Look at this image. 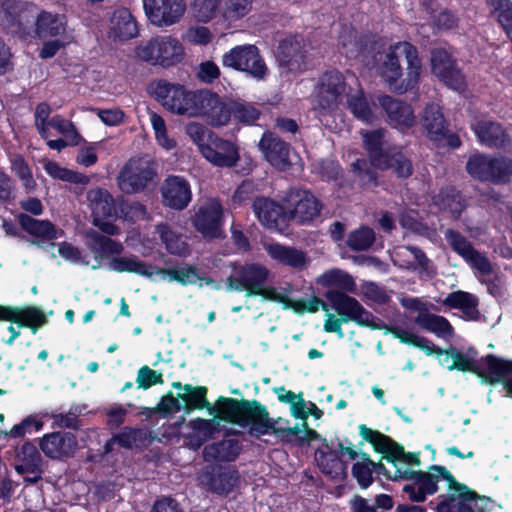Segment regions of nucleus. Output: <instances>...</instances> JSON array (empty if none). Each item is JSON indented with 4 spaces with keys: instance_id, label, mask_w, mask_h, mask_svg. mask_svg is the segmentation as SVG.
Returning <instances> with one entry per match:
<instances>
[{
    "instance_id": "nucleus-1",
    "label": "nucleus",
    "mask_w": 512,
    "mask_h": 512,
    "mask_svg": "<svg viewBox=\"0 0 512 512\" xmlns=\"http://www.w3.org/2000/svg\"><path fill=\"white\" fill-rule=\"evenodd\" d=\"M324 296L331 308L339 315V318H336L332 314H328L324 323L325 332L336 333L339 337H343L342 323L354 322L361 327L391 334L402 344L423 346L420 339L408 334V330L386 324L383 320L374 316L372 312L366 310L356 298L335 289L327 290Z\"/></svg>"
},
{
    "instance_id": "nucleus-2",
    "label": "nucleus",
    "mask_w": 512,
    "mask_h": 512,
    "mask_svg": "<svg viewBox=\"0 0 512 512\" xmlns=\"http://www.w3.org/2000/svg\"><path fill=\"white\" fill-rule=\"evenodd\" d=\"M379 71L393 93L402 95L418 90L423 72L418 48L408 41L391 44L379 66Z\"/></svg>"
},
{
    "instance_id": "nucleus-3",
    "label": "nucleus",
    "mask_w": 512,
    "mask_h": 512,
    "mask_svg": "<svg viewBox=\"0 0 512 512\" xmlns=\"http://www.w3.org/2000/svg\"><path fill=\"white\" fill-rule=\"evenodd\" d=\"M225 402L228 423L248 428L251 437L259 439L267 434L282 437L298 436L302 429L296 424L293 427H276V421L270 417L267 407L258 400L222 399Z\"/></svg>"
},
{
    "instance_id": "nucleus-4",
    "label": "nucleus",
    "mask_w": 512,
    "mask_h": 512,
    "mask_svg": "<svg viewBox=\"0 0 512 512\" xmlns=\"http://www.w3.org/2000/svg\"><path fill=\"white\" fill-rule=\"evenodd\" d=\"M408 334L421 340L423 346L415 347L422 350L426 355L441 356L445 354L446 357L444 358V363H448L449 359L452 358V363L447 365L448 370H457L461 372L473 373L477 377H479L483 383L486 384L491 373V367L494 365L498 355L490 353L485 356H482L480 359L477 360L474 357H471L468 354L463 353L454 347H450L449 349L444 350L423 336H418L410 331H408Z\"/></svg>"
},
{
    "instance_id": "nucleus-5",
    "label": "nucleus",
    "mask_w": 512,
    "mask_h": 512,
    "mask_svg": "<svg viewBox=\"0 0 512 512\" xmlns=\"http://www.w3.org/2000/svg\"><path fill=\"white\" fill-rule=\"evenodd\" d=\"M152 94L167 111L192 118L197 117L203 89L191 91L180 83L160 79L155 82Z\"/></svg>"
},
{
    "instance_id": "nucleus-6",
    "label": "nucleus",
    "mask_w": 512,
    "mask_h": 512,
    "mask_svg": "<svg viewBox=\"0 0 512 512\" xmlns=\"http://www.w3.org/2000/svg\"><path fill=\"white\" fill-rule=\"evenodd\" d=\"M465 168L471 178L482 183L506 185L512 179V158L505 155L474 153Z\"/></svg>"
},
{
    "instance_id": "nucleus-7",
    "label": "nucleus",
    "mask_w": 512,
    "mask_h": 512,
    "mask_svg": "<svg viewBox=\"0 0 512 512\" xmlns=\"http://www.w3.org/2000/svg\"><path fill=\"white\" fill-rule=\"evenodd\" d=\"M135 53L143 62L168 68L182 61L184 49L180 41L172 36H156L141 42Z\"/></svg>"
},
{
    "instance_id": "nucleus-8",
    "label": "nucleus",
    "mask_w": 512,
    "mask_h": 512,
    "mask_svg": "<svg viewBox=\"0 0 512 512\" xmlns=\"http://www.w3.org/2000/svg\"><path fill=\"white\" fill-rule=\"evenodd\" d=\"M359 457L354 445L345 446L338 441L336 449H333L327 439H323V448L315 451V461L320 471L332 480L344 481L348 477V463Z\"/></svg>"
},
{
    "instance_id": "nucleus-9",
    "label": "nucleus",
    "mask_w": 512,
    "mask_h": 512,
    "mask_svg": "<svg viewBox=\"0 0 512 512\" xmlns=\"http://www.w3.org/2000/svg\"><path fill=\"white\" fill-rule=\"evenodd\" d=\"M287 208L288 220L310 225L321 215L323 203L308 189L290 187L281 198Z\"/></svg>"
},
{
    "instance_id": "nucleus-10",
    "label": "nucleus",
    "mask_w": 512,
    "mask_h": 512,
    "mask_svg": "<svg viewBox=\"0 0 512 512\" xmlns=\"http://www.w3.org/2000/svg\"><path fill=\"white\" fill-rule=\"evenodd\" d=\"M37 11L36 4L24 0H2L0 3L2 23L20 38L33 35Z\"/></svg>"
},
{
    "instance_id": "nucleus-11",
    "label": "nucleus",
    "mask_w": 512,
    "mask_h": 512,
    "mask_svg": "<svg viewBox=\"0 0 512 512\" xmlns=\"http://www.w3.org/2000/svg\"><path fill=\"white\" fill-rule=\"evenodd\" d=\"M222 65L244 72L257 80H263L269 74V68L254 44L237 45L222 56Z\"/></svg>"
},
{
    "instance_id": "nucleus-12",
    "label": "nucleus",
    "mask_w": 512,
    "mask_h": 512,
    "mask_svg": "<svg viewBox=\"0 0 512 512\" xmlns=\"http://www.w3.org/2000/svg\"><path fill=\"white\" fill-rule=\"evenodd\" d=\"M157 177L154 165L142 159H129L120 170L117 183L125 194H137L147 189Z\"/></svg>"
},
{
    "instance_id": "nucleus-13",
    "label": "nucleus",
    "mask_w": 512,
    "mask_h": 512,
    "mask_svg": "<svg viewBox=\"0 0 512 512\" xmlns=\"http://www.w3.org/2000/svg\"><path fill=\"white\" fill-rule=\"evenodd\" d=\"M172 387L183 392H178V398L181 402V410L190 413L194 410L207 409L210 414L228 422L226 419L225 402L222 399H232L231 397L219 396L212 406L207 399L208 388L206 386H193L192 384H182L173 382Z\"/></svg>"
},
{
    "instance_id": "nucleus-14",
    "label": "nucleus",
    "mask_w": 512,
    "mask_h": 512,
    "mask_svg": "<svg viewBox=\"0 0 512 512\" xmlns=\"http://www.w3.org/2000/svg\"><path fill=\"white\" fill-rule=\"evenodd\" d=\"M230 267L234 274L226 279V290L246 292L247 297H251L257 292L259 286L268 281L270 271L260 263H231Z\"/></svg>"
},
{
    "instance_id": "nucleus-15",
    "label": "nucleus",
    "mask_w": 512,
    "mask_h": 512,
    "mask_svg": "<svg viewBox=\"0 0 512 512\" xmlns=\"http://www.w3.org/2000/svg\"><path fill=\"white\" fill-rule=\"evenodd\" d=\"M316 89L318 109L322 113L333 112L338 108L346 91L345 77L336 69L327 70L320 76Z\"/></svg>"
},
{
    "instance_id": "nucleus-16",
    "label": "nucleus",
    "mask_w": 512,
    "mask_h": 512,
    "mask_svg": "<svg viewBox=\"0 0 512 512\" xmlns=\"http://www.w3.org/2000/svg\"><path fill=\"white\" fill-rule=\"evenodd\" d=\"M451 249L458 254L473 270L482 276H490L494 273L490 259L479 252L473 244L459 231L447 229L444 233Z\"/></svg>"
},
{
    "instance_id": "nucleus-17",
    "label": "nucleus",
    "mask_w": 512,
    "mask_h": 512,
    "mask_svg": "<svg viewBox=\"0 0 512 512\" xmlns=\"http://www.w3.org/2000/svg\"><path fill=\"white\" fill-rule=\"evenodd\" d=\"M399 480L414 481V484H406L402 488L412 502H423L428 495H434L438 491V476L422 470L397 468L393 473L392 481Z\"/></svg>"
},
{
    "instance_id": "nucleus-18",
    "label": "nucleus",
    "mask_w": 512,
    "mask_h": 512,
    "mask_svg": "<svg viewBox=\"0 0 512 512\" xmlns=\"http://www.w3.org/2000/svg\"><path fill=\"white\" fill-rule=\"evenodd\" d=\"M431 71L447 87L460 91L465 88V76L456 59L444 48L431 51Z\"/></svg>"
},
{
    "instance_id": "nucleus-19",
    "label": "nucleus",
    "mask_w": 512,
    "mask_h": 512,
    "mask_svg": "<svg viewBox=\"0 0 512 512\" xmlns=\"http://www.w3.org/2000/svg\"><path fill=\"white\" fill-rule=\"evenodd\" d=\"M199 479L212 494L227 496L239 485L240 474L234 466L215 465L207 467Z\"/></svg>"
},
{
    "instance_id": "nucleus-20",
    "label": "nucleus",
    "mask_w": 512,
    "mask_h": 512,
    "mask_svg": "<svg viewBox=\"0 0 512 512\" xmlns=\"http://www.w3.org/2000/svg\"><path fill=\"white\" fill-rule=\"evenodd\" d=\"M143 8L151 24L167 27L180 21L186 3L185 0H143Z\"/></svg>"
},
{
    "instance_id": "nucleus-21",
    "label": "nucleus",
    "mask_w": 512,
    "mask_h": 512,
    "mask_svg": "<svg viewBox=\"0 0 512 512\" xmlns=\"http://www.w3.org/2000/svg\"><path fill=\"white\" fill-rule=\"evenodd\" d=\"M259 149L265 160L278 171H288L292 166L291 145L271 131H265L259 141Z\"/></svg>"
},
{
    "instance_id": "nucleus-22",
    "label": "nucleus",
    "mask_w": 512,
    "mask_h": 512,
    "mask_svg": "<svg viewBox=\"0 0 512 512\" xmlns=\"http://www.w3.org/2000/svg\"><path fill=\"white\" fill-rule=\"evenodd\" d=\"M278 66L287 72L300 73L306 70L307 50L296 36L279 41L275 52Z\"/></svg>"
},
{
    "instance_id": "nucleus-23",
    "label": "nucleus",
    "mask_w": 512,
    "mask_h": 512,
    "mask_svg": "<svg viewBox=\"0 0 512 512\" xmlns=\"http://www.w3.org/2000/svg\"><path fill=\"white\" fill-rule=\"evenodd\" d=\"M378 103L384 112L385 121L390 127L405 131L415 125L414 110L407 102L384 94L378 97Z\"/></svg>"
},
{
    "instance_id": "nucleus-24",
    "label": "nucleus",
    "mask_w": 512,
    "mask_h": 512,
    "mask_svg": "<svg viewBox=\"0 0 512 512\" xmlns=\"http://www.w3.org/2000/svg\"><path fill=\"white\" fill-rule=\"evenodd\" d=\"M191 221L195 230L203 238H218L222 234L223 207L217 201L202 205L195 212Z\"/></svg>"
},
{
    "instance_id": "nucleus-25",
    "label": "nucleus",
    "mask_w": 512,
    "mask_h": 512,
    "mask_svg": "<svg viewBox=\"0 0 512 512\" xmlns=\"http://www.w3.org/2000/svg\"><path fill=\"white\" fill-rule=\"evenodd\" d=\"M285 205L278 203L270 197H256L252 203L253 212L258 221L268 229L283 230L289 220Z\"/></svg>"
},
{
    "instance_id": "nucleus-26",
    "label": "nucleus",
    "mask_w": 512,
    "mask_h": 512,
    "mask_svg": "<svg viewBox=\"0 0 512 512\" xmlns=\"http://www.w3.org/2000/svg\"><path fill=\"white\" fill-rule=\"evenodd\" d=\"M39 447L47 458L62 460L74 456L78 442L71 432L55 431L40 438Z\"/></svg>"
},
{
    "instance_id": "nucleus-27",
    "label": "nucleus",
    "mask_w": 512,
    "mask_h": 512,
    "mask_svg": "<svg viewBox=\"0 0 512 512\" xmlns=\"http://www.w3.org/2000/svg\"><path fill=\"white\" fill-rule=\"evenodd\" d=\"M197 117H205L214 127L227 125L232 118V101L225 103L220 96L207 89H203Z\"/></svg>"
},
{
    "instance_id": "nucleus-28",
    "label": "nucleus",
    "mask_w": 512,
    "mask_h": 512,
    "mask_svg": "<svg viewBox=\"0 0 512 512\" xmlns=\"http://www.w3.org/2000/svg\"><path fill=\"white\" fill-rule=\"evenodd\" d=\"M201 154L207 161L217 167H234L240 159L237 146L217 134L210 136V140L202 148Z\"/></svg>"
},
{
    "instance_id": "nucleus-29",
    "label": "nucleus",
    "mask_w": 512,
    "mask_h": 512,
    "mask_svg": "<svg viewBox=\"0 0 512 512\" xmlns=\"http://www.w3.org/2000/svg\"><path fill=\"white\" fill-rule=\"evenodd\" d=\"M470 128L479 143L491 149H503L511 144V138L502 124L486 119H474Z\"/></svg>"
},
{
    "instance_id": "nucleus-30",
    "label": "nucleus",
    "mask_w": 512,
    "mask_h": 512,
    "mask_svg": "<svg viewBox=\"0 0 512 512\" xmlns=\"http://www.w3.org/2000/svg\"><path fill=\"white\" fill-rule=\"evenodd\" d=\"M162 203L174 210L185 209L191 201L189 182L182 176L169 175L161 187Z\"/></svg>"
},
{
    "instance_id": "nucleus-31",
    "label": "nucleus",
    "mask_w": 512,
    "mask_h": 512,
    "mask_svg": "<svg viewBox=\"0 0 512 512\" xmlns=\"http://www.w3.org/2000/svg\"><path fill=\"white\" fill-rule=\"evenodd\" d=\"M67 19L65 15L46 10L37 11L33 34L39 38L55 37L67 39Z\"/></svg>"
},
{
    "instance_id": "nucleus-32",
    "label": "nucleus",
    "mask_w": 512,
    "mask_h": 512,
    "mask_svg": "<svg viewBox=\"0 0 512 512\" xmlns=\"http://www.w3.org/2000/svg\"><path fill=\"white\" fill-rule=\"evenodd\" d=\"M45 316V313L36 306H11L0 304V322L16 324L18 328L29 326L34 322H38L39 319Z\"/></svg>"
},
{
    "instance_id": "nucleus-33",
    "label": "nucleus",
    "mask_w": 512,
    "mask_h": 512,
    "mask_svg": "<svg viewBox=\"0 0 512 512\" xmlns=\"http://www.w3.org/2000/svg\"><path fill=\"white\" fill-rule=\"evenodd\" d=\"M433 203L441 210L449 212L455 220L459 219L467 207L465 196L454 186L442 187L434 196Z\"/></svg>"
},
{
    "instance_id": "nucleus-34",
    "label": "nucleus",
    "mask_w": 512,
    "mask_h": 512,
    "mask_svg": "<svg viewBox=\"0 0 512 512\" xmlns=\"http://www.w3.org/2000/svg\"><path fill=\"white\" fill-rule=\"evenodd\" d=\"M441 303L449 309L460 310L466 320L477 321L479 319V300L477 296L472 293L462 290L453 291L449 293Z\"/></svg>"
},
{
    "instance_id": "nucleus-35",
    "label": "nucleus",
    "mask_w": 512,
    "mask_h": 512,
    "mask_svg": "<svg viewBox=\"0 0 512 512\" xmlns=\"http://www.w3.org/2000/svg\"><path fill=\"white\" fill-rule=\"evenodd\" d=\"M376 168L381 171L392 170L399 179H408L414 171L412 161L397 146H388L385 158Z\"/></svg>"
},
{
    "instance_id": "nucleus-36",
    "label": "nucleus",
    "mask_w": 512,
    "mask_h": 512,
    "mask_svg": "<svg viewBox=\"0 0 512 512\" xmlns=\"http://www.w3.org/2000/svg\"><path fill=\"white\" fill-rule=\"evenodd\" d=\"M421 122L430 140L434 142L442 141L444 130L449 126V123L445 119L439 105L434 103L427 104L423 110Z\"/></svg>"
},
{
    "instance_id": "nucleus-37",
    "label": "nucleus",
    "mask_w": 512,
    "mask_h": 512,
    "mask_svg": "<svg viewBox=\"0 0 512 512\" xmlns=\"http://www.w3.org/2000/svg\"><path fill=\"white\" fill-rule=\"evenodd\" d=\"M414 323L422 330L433 333L438 338L449 339L454 335V328L447 318L433 314L424 309L414 318Z\"/></svg>"
},
{
    "instance_id": "nucleus-38",
    "label": "nucleus",
    "mask_w": 512,
    "mask_h": 512,
    "mask_svg": "<svg viewBox=\"0 0 512 512\" xmlns=\"http://www.w3.org/2000/svg\"><path fill=\"white\" fill-rule=\"evenodd\" d=\"M17 219L25 232L45 241H52L63 234V231H58L49 220H38L26 213H20Z\"/></svg>"
},
{
    "instance_id": "nucleus-39",
    "label": "nucleus",
    "mask_w": 512,
    "mask_h": 512,
    "mask_svg": "<svg viewBox=\"0 0 512 512\" xmlns=\"http://www.w3.org/2000/svg\"><path fill=\"white\" fill-rule=\"evenodd\" d=\"M237 439H223L205 446L203 456L206 461L232 462L241 452Z\"/></svg>"
},
{
    "instance_id": "nucleus-40",
    "label": "nucleus",
    "mask_w": 512,
    "mask_h": 512,
    "mask_svg": "<svg viewBox=\"0 0 512 512\" xmlns=\"http://www.w3.org/2000/svg\"><path fill=\"white\" fill-rule=\"evenodd\" d=\"M112 31L116 38L125 41L135 38L139 33L137 21L128 8L116 9L113 13Z\"/></svg>"
},
{
    "instance_id": "nucleus-41",
    "label": "nucleus",
    "mask_w": 512,
    "mask_h": 512,
    "mask_svg": "<svg viewBox=\"0 0 512 512\" xmlns=\"http://www.w3.org/2000/svg\"><path fill=\"white\" fill-rule=\"evenodd\" d=\"M92 217L94 218H115L117 208L113 196L103 188L91 190L88 194Z\"/></svg>"
},
{
    "instance_id": "nucleus-42",
    "label": "nucleus",
    "mask_w": 512,
    "mask_h": 512,
    "mask_svg": "<svg viewBox=\"0 0 512 512\" xmlns=\"http://www.w3.org/2000/svg\"><path fill=\"white\" fill-rule=\"evenodd\" d=\"M385 131L375 129L363 134V148L365 149L370 164L376 166L385 158L388 146L384 145Z\"/></svg>"
},
{
    "instance_id": "nucleus-43",
    "label": "nucleus",
    "mask_w": 512,
    "mask_h": 512,
    "mask_svg": "<svg viewBox=\"0 0 512 512\" xmlns=\"http://www.w3.org/2000/svg\"><path fill=\"white\" fill-rule=\"evenodd\" d=\"M490 372L486 384L491 386L502 385L506 397L512 398V359L497 356Z\"/></svg>"
},
{
    "instance_id": "nucleus-44",
    "label": "nucleus",
    "mask_w": 512,
    "mask_h": 512,
    "mask_svg": "<svg viewBox=\"0 0 512 512\" xmlns=\"http://www.w3.org/2000/svg\"><path fill=\"white\" fill-rule=\"evenodd\" d=\"M88 238L90 248L96 259H107L112 255H120L124 249L121 242L105 236L97 231H90Z\"/></svg>"
},
{
    "instance_id": "nucleus-45",
    "label": "nucleus",
    "mask_w": 512,
    "mask_h": 512,
    "mask_svg": "<svg viewBox=\"0 0 512 512\" xmlns=\"http://www.w3.org/2000/svg\"><path fill=\"white\" fill-rule=\"evenodd\" d=\"M114 439L118 440V445L121 448L127 450L146 447L152 441L150 431L144 428H134L130 426H125L120 432L115 433Z\"/></svg>"
},
{
    "instance_id": "nucleus-46",
    "label": "nucleus",
    "mask_w": 512,
    "mask_h": 512,
    "mask_svg": "<svg viewBox=\"0 0 512 512\" xmlns=\"http://www.w3.org/2000/svg\"><path fill=\"white\" fill-rule=\"evenodd\" d=\"M17 459L21 462L15 465L18 474H26V472H39L42 467V457L37 447L30 441L23 443L21 448L17 450Z\"/></svg>"
},
{
    "instance_id": "nucleus-47",
    "label": "nucleus",
    "mask_w": 512,
    "mask_h": 512,
    "mask_svg": "<svg viewBox=\"0 0 512 512\" xmlns=\"http://www.w3.org/2000/svg\"><path fill=\"white\" fill-rule=\"evenodd\" d=\"M394 498L385 493L375 495L374 504H369L368 500L358 494L354 495L350 501L349 506L351 512H380L389 511L394 507Z\"/></svg>"
},
{
    "instance_id": "nucleus-48",
    "label": "nucleus",
    "mask_w": 512,
    "mask_h": 512,
    "mask_svg": "<svg viewBox=\"0 0 512 512\" xmlns=\"http://www.w3.org/2000/svg\"><path fill=\"white\" fill-rule=\"evenodd\" d=\"M110 268L118 273L128 272L146 277H151L155 273L153 265L139 260L135 255L113 257L110 261Z\"/></svg>"
},
{
    "instance_id": "nucleus-49",
    "label": "nucleus",
    "mask_w": 512,
    "mask_h": 512,
    "mask_svg": "<svg viewBox=\"0 0 512 512\" xmlns=\"http://www.w3.org/2000/svg\"><path fill=\"white\" fill-rule=\"evenodd\" d=\"M268 254L272 259L292 268L302 267L306 263V258L302 251L278 243L271 244L268 247Z\"/></svg>"
},
{
    "instance_id": "nucleus-50",
    "label": "nucleus",
    "mask_w": 512,
    "mask_h": 512,
    "mask_svg": "<svg viewBox=\"0 0 512 512\" xmlns=\"http://www.w3.org/2000/svg\"><path fill=\"white\" fill-rule=\"evenodd\" d=\"M490 14L494 16L512 42V1L511 0H486Z\"/></svg>"
},
{
    "instance_id": "nucleus-51",
    "label": "nucleus",
    "mask_w": 512,
    "mask_h": 512,
    "mask_svg": "<svg viewBox=\"0 0 512 512\" xmlns=\"http://www.w3.org/2000/svg\"><path fill=\"white\" fill-rule=\"evenodd\" d=\"M156 273L183 286L195 284L198 279H202L196 266L184 262L176 268H158Z\"/></svg>"
},
{
    "instance_id": "nucleus-52",
    "label": "nucleus",
    "mask_w": 512,
    "mask_h": 512,
    "mask_svg": "<svg viewBox=\"0 0 512 512\" xmlns=\"http://www.w3.org/2000/svg\"><path fill=\"white\" fill-rule=\"evenodd\" d=\"M352 172L355 175L359 186L362 189H372L378 186V168L370 164L369 159L358 158L352 165Z\"/></svg>"
},
{
    "instance_id": "nucleus-53",
    "label": "nucleus",
    "mask_w": 512,
    "mask_h": 512,
    "mask_svg": "<svg viewBox=\"0 0 512 512\" xmlns=\"http://www.w3.org/2000/svg\"><path fill=\"white\" fill-rule=\"evenodd\" d=\"M157 231L161 242L169 254L185 256L188 253V245L182 240L181 235L174 232L168 224H159Z\"/></svg>"
},
{
    "instance_id": "nucleus-54",
    "label": "nucleus",
    "mask_w": 512,
    "mask_h": 512,
    "mask_svg": "<svg viewBox=\"0 0 512 512\" xmlns=\"http://www.w3.org/2000/svg\"><path fill=\"white\" fill-rule=\"evenodd\" d=\"M375 238L374 230L367 225H362L349 233L346 244L352 251H366L371 248Z\"/></svg>"
},
{
    "instance_id": "nucleus-55",
    "label": "nucleus",
    "mask_w": 512,
    "mask_h": 512,
    "mask_svg": "<svg viewBox=\"0 0 512 512\" xmlns=\"http://www.w3.org/2000/svg\"><path fill=\"white\" fill-rule=\"evenodd\" d=\"M261 115L260 109L253 103L232 100V117L237 123L246 126L254 125Z\"/></svg>"
},
{
    "instance_id": "nucleus-56",
    "label": "nucleus",
    "mask_w": 512,
    "mask_h": 512,
    "mask_svg": "<svg viewBox=\"0 0 512 512\" xmlns=\"http://www.w3.org/2000/svg\"><path fill=\"white\" fill-rule=\"evenodd\" d=\"M347 103L355 118L367 124H371L374 121L373 111L363 92L350 96Z\"/></svg>"
},
{
    "instance_id": "nucleus-57",
    "label": "nucleus",
    "mask_w": 512,
    "mask_h": 512,
    "mask_svg": "<svg viewBox=\"0 0 512 512\" xmlns=\"http://www.w3.org/2000/svg\"><path fill=\"white\" fill-rule=\"evenodd\" d=\"M11 168L16 176L22 181L25 189L30 192L34 190L36 182L33 178L32 171L21 154H15L11 159Z\"/></svg>"
},
{
    "instance_id": "nucleus-58",
    "label": "nucleus",
    "mask_w": 512,
    "mask_h": 512,
    "mask_svg": "<svg viewBox=\"0 0 512 512\" xmlns=\"http://www.w3.org/2000/svg\"><path fill=\"white\" fill-rule=\"evenodd\" d=\"M323 283L327 286H335L342 289V292H353L355 281L353 277L339 269L330 270L323 275Z\"/></svg>"
},
{
    "instance_id": "nucleus-59",
    "label": "nucleus",
    "mask_w": 512,
    "mask_h": 512,
    "mask_svg": "<svg viewBox=\"0 0 512 512\" xmlns=\"http://www.w3.org/2000/svg\"><path fill=\"white\" fill-rule=\"evenodd\" d=\"M353 45L355 57L363 58L373 56L374 53L379 51L381 46L379 39L375 35L369 33L359 35L354 40Z\"/></svg>"
},
{
    "instance_id": "nucleus-60",
    "label": "nucleus",
    "mask_w": 512,
    "mask_h": 512,
    "mask_svg": "<svg viewBox=\"0 0 512 512\" xmlns=\"http://www.w3.org/2000/svg\"><path fill=\"white\" fill-rule=\"evenodd\" d=\"M192 10L198 21L207 23L221 12L220 0H193Z\"/></svg>"
},
{
    "instance_id": "nucleus-61",
    "label": "nucleus",
    "mask_w": 512,
    "mask_h": 512,
    "mask_svg": "<svg viewBox=\"0 0 512 512\" xmlns=\"http://www.w3.org/2000/svg\"><path fill=\"white\" fill-rule=\"evenodd\" d=\"M190 426L193 430L201 435V437H198L197 442L195 443L196 448L200 447L208 439L213 438L214 434L219 431V423L214 419H203L198 417L191 420Z\"/></svg>"
},
{
    "instance_id": "nucleus-62",
    "label": "nucleus",
    "mask_w": 512,
    "mask_h": 512,
    "mask_svg": "<svg viewBox=\"0 0 512 512\" xmlns=\"http://www.w3.org/2000/svg\"><path fill=\"white\" fill-rule=\"evenodd\" d=\"M150 120L158 143L168 150L174 148L176 146V142L168 137L167 127L163 117L153 112L150 115Z\"/></svg>"
},
{
    "instance_id": "nucleus-63",
    "label": "nucleus",
    "mask_w": 512,
    "mask_h": 512,
    "mask_svg": "<svg viewBox=\"0 0 512 512\" xmlns=\"http://www.w3.org/2000/svg\"><path fill=\"white\" fill-rule=\"evenodd\" d=\"M136 383L139 389L147 390L154 385L163 384L164 380L161 372L153 370L147 365H143L138 370Z\"/></svg>"
},
{
    "instance_id": "nucleus-64",
    "label": "nucleus",
    "mask_w": 512,
    "mask_h": 512,
    "mask_svg": "<svg viewBox=\"0 0 512 512\" xmlns=\"http://www.w3.org/2000/svg\"><path fill=\"white\" fill-rule=\"evenodd\" d=\"M432 25L440 31L453 30L459 26V17L454 11L445 8L433 17Z\"/></svg>"
}]
</instances>
